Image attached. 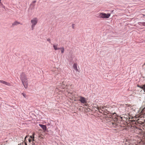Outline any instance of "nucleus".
Segmentation results:
<instances>
[{
	"mask_svg": "<svg viewBox=\"0 0 145 145\" xmlns=\"http://www.w3.org/2000/svg\"><path fill=\"white\" fill-rule=\"evenodd\" d=\"M106 108H107L105 106H98L97 107V108L100 112L106 115L105 116V117H106V120L110 127L116 128L121 126L120 121L116 118H113L112 117L113 116L111 114L110 115L109 112L108 111V108L106 109Z\"/></svg>",
	"mask_w": 145,
	"mask_h": 145,
	"instance_id": "f257e3e1",
	"label": "nucleus"
},
{
	"mask_svg": "<svg viewBox=\"0 0 145 145\" xmlns=\"http://www.w3.org/2000/svg\"><path fill=\"white\" fill-rule=\"evenodd\" d=\"M135 118H138L136 120V123L141 124L140 128H137L136 132L137 134L143 135V136L142 140L138 144H136L135 143L133 144L131 143L129 145H143L145 144V120L141 118V116L140 117V116H136Z\"/></svg>",
	"mask_w": 145,
	"mask_h": 145,
	"instance_id": "f03ea898",
	"label": "nucleus"
},
{
	"mask_svg": "<svg viewBox=\"0 0 145 145\" xmlns=\"http://www.w3.org/2000/svg\"><path fill=\"white\" fill-rule=\"evenodd\" d=\"M21 80L24 88L26 89L28 87L27 78L26 75L24 73L21 75Z\"/></svg>",
	"mask_w": 145,
	"mask_h": 145,
	"instance_id": "7ed1b4c3",
	"label": "nucleus"
},
{
	"mask_svg": "<svg viewBox=\"0 0 145 145\" xmlns=\"http://www.w3.org/2000/svg\"><path fill=\"white\" fill-rule=\"evenodd\" d=\"M38 21L37 18L35 17L33 18L31 20V29L33 30L35 25L37 24Z\"/></svg>",
	"mask_w": 145,
	"mask_h": 145,
	"instance_id": "20e7f679",
	"label": "nucleus"
},
{
	"mask_svg": "<svg viewBox=\"0 0 145 145\" xmlns=\"http://www.w3.org/2000/svg\"><path fill=\"white\" fill-rule=\"evenodd\" d=\"M98 18H108L110 16V14H106L101 12L98 14Z\"/></svg>",
	"mask_w": 145,
	"mask_h": 145,
	"instance_id": "39448f33",
	"label": "nucleus"
},
{
	"mask_svg": "<svg viewBox=\"0 0 145 145\" xmlns=\"http://www.w3.org/2000/svg\"><path fill=\"white\" fill-rule=\"evenodd\" d=\"M137 86L142 89L145 92V84L141 85H137ZM141 110H142V111L143 112H145V105H143L140 108Z\"/></svg>",
	"mask_w": 145,
	"mask_h": 145,
	"instance_id": "423d86ee",
	"label": "nucleus"
},
{
	"mask_svg": "<svg viewBox=\"0 0 145 145\" xmlns=\"http://www.w3.org/2000/svg\"><path fill=\"white\" fill-rule=\"evenodd\" d=\"M34 135L35 133H33V134L32 135L30 136L28 139L29 142H32V145H34L35 144V143L34 142V141H35V140L34 139Z\"/></svg>",
	"mask_w": 145,
	"mask_h": 145,
	"instance_id": "0eeeda50",
	"label": "nucleus"
},
{
	"mask_svg": "<svg viewBox=\"0 0 145 145\" xmlns=\"http://www.w3.org/2000/svg\"><path fill=\"white\" fill-rule=\"evenodd\" d=\"M78 97L79 98L78 101H80L81 103L83 104L87 103V100L85 97L81 96H79Z\"/></svg>",
	"mask_w": 145,
	"mask_h": 145,
	"instance_id": "6e6552de",
	"label": "nucleus"
},
{
	"mask_svg": "<svg viewBox=\"0 0 145 145\" xmlns=\"http://www.w3.org/2000/svg\"><path fill=\"white\" fill-rule=\"evenodd\" d=\"M53 46L54 49L55 50H57L60 49V48L58 47V44H57L55 43L52 44Z\"/></svg>",
	"mask_w": 145,
	"mask_h": 145,
	"instance_id": "1a4fd4ad",
	"label": "nucleus"
},
{
	"mask_svg": "<svg viewBox=\"0 0 145 145\" xmlns=\"http://www.w3.org/2000/svg\"><path fill=\"white\" fill-rule=\"evenodd\" d=\"M0 82L8 86H10L11 85L10 83L7 82L5 81L0 80Z\"/></svg>",
	"mask_w": 145,
	"mask_h": 145,
	"instance_id": "9d476101",
	"label": "nucleus"
},
{
	"mask_svg": "<svg viewBox=\"0 0 145 145\" xmlns=\"http://www.w3.org/2000/svg\"><path fill=\"white\" fill-rule=\"evenodd\" d=\"M73 68L77 71H78V69L77 67V64L76 63H74L73 66Z\"/></svg>",
	"mask_w": 145,
	"mask_h": 145,
	"instance_id": "9b49d317",
	"label": "nucleus"
},
{
	"mask_svg": "<svg viewBox=\"0 0 145 145\" xmlns=\"http://www.w3.org/2000/svg\"><path fill=\"white\" fill-rule=\"evenodd\" d=\"M39 125L44 130H46V125L40 124Z\"/></svg>",
	"mask_w": 145,
	"mask_h": 145,
	"instance_id": "f8f14e48",
	"label": "nucleus"
},
{
	"mask_svg": "<svg viewBox=\"0 0 145 145\" xmlns=\"http://www.w3.org/2000/svg\"><path fill=\"white\" fill-rule=\"evenodd\" d=\"M19 24H21V25L22 24H21L20 22H18L17 21H16L12 23V25L14 26Z\"/></svg>",
	"mask_w": 145,
	"mask_h": 145,
	"instance_id": "ddd939ff",
	"label": "nucleus"
},
{
	"mask_svg": "<svg viewBox=\"0 0 145 145\" xmlns=\"http://www.w3.org/2000/svg\"><path fill=\"white\" fill-rule=\"evenodd\" d=\"M60 49L61 50V53H63L64 52V48L63 47H62L61 48H60Z\"/></svg>",
	"mask_w": 145,
	"mask_h": 145,
	"instance_id": "4468645a",
	"label": "nucleus"
},
{
	"mask_svg": "<svg viewBox=\"0 0 145 145\" xmlns=\"http://www.w3.org/2000/svg\"><path fill=\"white\" fill-rule=\"evenodd\" d=\"M22 95L24 96V97L25 98H26V95L24 93H22Z\"/></svg>",
	"mask_w": 145,
	"mask_h": 145,
	"instance_id": "2eb2a0df",
	"label": "nucleus"
},
{
	"mask_svg": "<svg viewBox=\"0 0 145 145\" xmlns=\"http://www.w3.org/2000/svg\"><path fill=\"white\" fill-rule=\"evenodd\" d=\"M75 24H72V28L73 29H74Z\"/></svg>",
	"mask_w": 145,
	"mask_h": 145,
	"instance_id": "dca6fc26",
	"label": "nucleus"
},
{
	"mask_svg": "<svg viewBox=\"0 0 145 145\" xmlns=\"http://www.w3.org/2000/svg\"><path fill=\"white\" fill-rule=\"evenodd\" d=\"M47 40L50 43H51V40L50 39H47Z\"/></svg>",
	"mask_w": 145,
	"mask_h": 145,
	"instance_id": "f3484780",
	"label": "nucleus"
},
{
	"mask_svg": "<svg viewBox=\"0 0 145 145\" xmlns=\"http://www.w3.org/2000/svg\"><path fill=\"white\" fill-rule=\"evenodd\" d=\"M28 135H27V136H26L25 138V139H24V141L25 142H26V138H27L28 137Z\"/></svg>",
	"mask_w": 145,
	"mask_h": 145,
	"instance_id": "a211bd4d",
	"label": "nucleus"
},
{
	"mask_svg": "<svg viewBox=\"0 0 145 145\" xmlns=\"http://www.w3.org/2000/svg\"><path fill=\"white\" fill-rule=\"evenodd\" d=\"M39 137L41 139H43V138L42 137L41 135L39 136Z\"/></svg>",
	"mask_w": 145,
	"mask_h": 145,
	"instance_id": "6ab92c4d",
	"label": "nucleus"
},
{
	"mask_svg": "<svg viewBox=\"0 0 145 145\" xmlns=\"http://www.w3.org/2000/svg\"><path fill=\"white\" fill-rule=\"evenodd\" d=\"M142 24L144 26H145V22L142 23Z\"/></svg>",
	"mask_w": 145,
	"mask_h": 145,
	"instance_id": "aec40b11",
	"label": "nucleus"
},
{
	"mask_svg": "<svg viewBox=\"0 0 145 145\" xmlns=\"http://www.w3.org/2000/svg\"><path fill=\"white\" fill-rule=\"evenodd\" d=\"M18 145H24L23 144H19Z\"/></svg>",
	"mask_w": 145,
	"mask_h": 145,
	"instance_id": "412c9836",
	"label": "nucleus"
},
{
	"mask_svg": "<svg viewBox=\"0 0 145 145\" xmlns=\"http://www.w3.org/2000/svg\"><path fill=\"white\" fill-rule=\"evenodd\" d=\"M1 0H0V3H1Z\"/></svg>",
	"mask_w": 145,
	"mask_h": 145,
	"instance_id": "4be33fe9",
	"label": "nucleus"
},
{
	"mask_svg": "<svg viewBox=\"0 0 145 145\" xmlns=\"http://www.w3.org/2000/svg\"><path fill=\"white\" fill-rule=\"evenodd\" d=\"M36 2V1H33V3H35Z\"/></svg>",
	"mask_w": 145,
	"mask_h": 145,
	"instance_id": "5701e85b",
	"label": "nucleus"
},
{
	"mask_svg": "<svg viewBox=\"0 0 145 145\" xmlns=\"http://www.w3.org/2000/svg\"><path fill=\"white\" fill-rule=\"evenodd\" d=\"M121 119L122 120V117H121Z\"/></svg>",
	"mask_w": 145,
	"mask_h": 145,
	"instance_id": "b1692460",
	"label": "nucleus"
}]
</instances>
